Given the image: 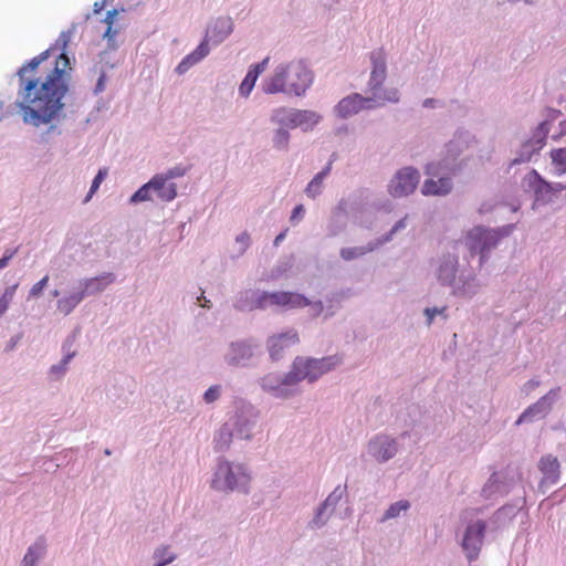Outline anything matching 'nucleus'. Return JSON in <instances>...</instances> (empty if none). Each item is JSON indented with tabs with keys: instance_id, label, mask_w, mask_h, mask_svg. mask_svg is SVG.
Returning a JSON list of instances; mask_svg holds the SVG:
<instances>
[{
	"instance_id": "obj_42",
	"label": "nucleus",
	"mask_w": 566,
	"mask_h": 566,
	"mask_svg": "<svg viewBox=\"0 0 566 566\" xmlns=\"http://www.w3.org/2000/svg\"><path fill=\"white\" fill-rule=\"evenodd\" d=\"M164 177L167 178L168 181H170L174 178L181 177L185 175V170L180 167H175L169 169L166 174H163Z\"/></svg>"
},
{
	"instance_id": "obj_54",
	"label": "nucleus",
	"mask_w": 566,
	"mask_h": 566,
	"mask_svg": "<svg viewBox=\"0 0 566 566\" xmlns=\"http://www.w3.org/2000/svg\"><path fill=\"white\" fill-rule=\"evenodd\" d=\"M424 105H431V101L430 99L424 101Z\"/></svg>"
},
{
	"instance_id": "obj_25",
	"label": "nucleus",
	"mask_w": 566,
	"mask_h": 566,
	"mask_svg": "<svg viewBox=\"0 0 566 566\" xmlns=\"http://www.w3.org/2000/svg\"><path fill=\"white\" fill-rule=\"evenodd\" d=\"M232 441V430L228 423H224L217 434L214 436V448L217 450H224L229 448Z\"/></svg>"
},
{
	"instance_id": "obj_52",
	"label": "nucleus",
	"mask_w": 566,
	"mask_h": 566,
	"mask_svg": "<svg viewBox=\"0 0 566 566\" xmlns=\"http://www.w3.org/2000/svg\"><path fill=\"white\" fill-rule=\"evenodd\" d=\"M70 358H71V356H67V357L63 360L64 365H66V364L69 363Z\"/></svg>"
},
{
	"instance_id": "obj_7",
	"label": "nucleus",
	"mask_w": 566,
	"mask_h": 566,
	"mask_svg": "<svg viewBox=\"0 0 566 566\" xmlns=\"http://www.w3.org/2000/svg\"><path fill=\"white\" fill-rule=\"evenodd\" d=\"M419 184V172L417 169L406 167L399 170L389 185V193L399 198L412 193Z\"/></svg>"
},
{
	"instance_id": "obj_23",
	"label": "nucleus",
	"mask_w": 566,
	"mask_h": 566,
	"mask_svg": "<svg viewBox=\"0 0 566 566\" xmlns=\"http://www.w3.org/2000/svg\"><path fill=\"white\" fill-rule=\"evenodd\" d=\"M331 167L332 163H328L327 166L322 171H319L307 185L305 192L308 197L315 198L321 193L323 180L329 174Z\"/></svg>"
},
{
	"instance_id": "obj_50",
	"label": "nucleus",
	"mask_w": 566,
	"mask_h": 566,
	"mask_svg": "<svg viewBox=\"0 0 566 566\" xmlns=\"http://www.w3.org/2000/svg\"><path fill=\"white\" fill-rule=\"evenodd\" d=\"M104 7H105V0H103L101 2L96 1L94 3L93 10L95 13H99L104 9Z\"/></svg>"
},
{
	"instance_id": "obj_31",
	"label": "nucleus",
	"mask_w": 566,
	"mask_h": 566,
	"mask_svg": "<svg viewBox=\"0 0 566 566\" xmlns=\"http://www.w3.org/2000/svg\"><path fill=\"white\" fill-rule=\"evenodd\" d=\"M18 285L14 284L12 286H9L4 290L3 294L1 295L0 297V317L7 312V310L9 308L12 300H13V296L15 294V290H17Z\"/></svg>"
},
{
	"instance_id": "obj_11",
	"label": "nucleus",
	"mask_w": 566,
	"mask_h": 566,
	"mask_svg": "<svg viewBox=\"0 0 566 566\" xmlns=\"http://www.w3.org/2000/svg\"><path fill=\"white\" fill-rule=\"evenodd\" d=\"M369 450L377 461L384 462L391 459L396 454L397 444L394 439L388 437H376L370 441Z\"/></svg>"
},
{
	"instance_id": "obj_6",
	"label": "nucleus",
	"mask_w": 566,
	"mask_h": 566,
	"mask_svg": "<svg viewBox=\"0 0 566 566\" xmlns=\"http://www.w3.org/2000/svg\"><path fill=\"white\" fill-rule=\"evenodd\" d=\"M311 302L302 294L294 292L262 293L255 300V308H265L269 305H277L287 308H301L310 305Z\"/></svg>"
},
{
	"instance_id": "obj_16",
	"label": "nucleus",
	"mask_w": 566,
	"mask_h": 566,
	"mask_svg": "<svg viewBox=\"0 0 566 566\" xmlns=\"http://www.w3.org/2000/svg\"><path fill=\"white\" fill-rule=\"evenodd\" d=\"M452 189V182L450 178L441 177L438 180L427 179L424 180L421 192L424 196H444Z\"/></svg>"
},
{
	"instance_id": "obj_53",
	"label": "nucleus",
	"mask_w": 566,
	"mask_h": 566,
	"mask_svg": "<svg viewBox=\"0 0 566 566\" xmlns=\"http://www.w3.org/2000/svg\"><path fill=\"white\" fill-rule=\"evenodd\" d=\"M424 105H431V101L430 99L424 101Z\"/></svg>"
},
{
	"instance_id": "obj_28",
	"label": "nucleus",
	"mask_w": 566,
	"mask_h": 566,
	"mask_svg": "<svg viewBox=\"0 0 566 566\" xmlns=\"http://www.w3.org/2000/svg\"><path fill=\"white\" fill-rule=\"evenodd\" d=\"M292 384L286 381V377L282 381H279L272 375L262 378V387L265 390L274 391L276 396H284L282 387Z\"/></svg>"
},
{
	"instance_id": "obj_34",
	"label": "nucleus",
	"mask_w": 566,
	"mask_h": 566,
	"mask_svg": "<svg viewBox=\"0 0 566 566\" xmlns=\"http://www.w3.org/2000/svg\"><path fill=\"white\" fill-rule=\"evenodd\" d=\"M340 496H342V493H337V490H335L333 493H331L327 496V499L325 500V502L323 503L322 507L319 509L316 517L314 518V523L318 524L319 518L323 514V511L327 510L329 506L334 507L337 504Z\"/></svg>"
},
{
	"instance_id": "obj_40",
	"label": "nucleus",
	"mask_w": 566,
	"mask_h": 566,
	"mask_svg": "<svg viewBox=\"0 0 566 566\" xmlns=\"http://www.w3.org/2000/svg\"><path fill=\"white\" fill-rule=\"evenodd\" d=\"M220 396V387L219 386H211L206 392H205V400L206 402L210 403L216 401Z\"/></svg>"
},
{
	"instance_id": "obj_14",
	"label": "nucleus",
	"mask_w": 566,
	"mask_h": 566,
	"mask_svg": "<svg viewBox=\"0 0 566 566\" xmlns=\"http://www.w3.org/2000/svg\"><path fill=\"white\" fill-rule=\"evenodd\" d=\"M556 390H551L546 396L541 398L536 403L528 407L516 420V424L531 420L535 415L546 413L551 409L552 400L557 396Z\"/></svg>"
},
{
	"instance_id": "obj_12",
	"label": "nucleus",
	"mask_w": 566,
	"mask_h": 566,
	"mask_svg": "<svg viewBox=\"0 0 566 566\" xmlns=\"http://www.w3.org/2000/svg\"><path fill=\"white\" fill-rule=\"evenodd\" d=\"M148 186H151L153 191L156 192L157 197L165 202H170L177 197V187L174 182L167 180L161 174L155 175L149 181Z\"/></svg>"
},
{
	"instance_id": "obj_55",
	"label": "nucleus",
	"mask_w": 566,
	"mask_h": 566,
	"mask_svg": "<svg viewBox=\"0 0 566 566\" xmlns=\"http://www.w3.org/2000/svg\"><path fill=\"white\" fill-rule=\"evenodd\" d=\"M53 295H54V296H57V295H59V292H57V291H54V292H53Z\"/></svg>"
},
{
	"instance_id": "obj_44",
	"label": "nucleus",
	"mask_w": 566,
	"mask_h": 566,
	"mask_svg": "<svg viewBox=\"0 0 566 566\" xmlns=\"http://www.w3.org/2000/svg\"><path fill=\"white\" fill-rule=\"evenodd\" d=\"M17 250L13 251H7L4 255L0 259V269H3L8 265L9 261L13 258Z\"/></svg>"
},
{
	"instance_id": "obj_4",
	"label": "nucleus",
	"mask_w": 566,
	"mask_h": 566,
	"mask_svg": "<svg viewBox=\"0 0 566 566\" xmlns=\"http://www.w3.org/2000/svg\"><path fill=\"white\" fill-rule=\"evenodd\" d=\"M231 32V23L228 20H218L213 29L209 30L206 39L197 46L195 51L186 55L177 65L178 74L186 73L191 66L200 62L209 54V41L221 42Z\"/></svg>"
},
{
	"instance_id": "obj_17",
	"label": "nucleus",
	"mask_w": 566,
	"mask_h": 566,
	"mask_svg": "<svg viewBox=\"0 0 566 566\" xmlns=\"http://www.w3.org/2000/svg\"><path fill=\"white\" fill-rule=\"evenodd\" d=\"M539 470L544 474V480L547 483H556L559 478V462L556 457L546 455L539 461Z\"/></svg>"
},
{
	"instance_id": "obj_30",
	"label": "nucleus",
	"mask_w": 566,
	"mask_h": 566,
	"mask_svg": "<svg viewBox=\"0 0 566 566\" xmlns=\"http://www.w3.org/2000/svg\"><path fill=\"white\" fill-rule=\"evenodd\" d=\"M290 142V134L285 128H279L273 135V145L277 149H287Z\"/></svg>"
},
{
	"instance_id": "obj_33",
	"label": "nucleus",
	"mask_w": 566,
	"mask_h": 566,
	"mask_svg": "<svg viewBox=\"0 0 566 566\" xmlns=\"http://www.w3.org/2000/svg\"><path fill=\"white\" fill-rule=\"evenodd\" d=\"M169 547L164 546L155 551L154 557L158 560L155 566H165L175 560L176 556L168 553Z\"/></svg>"
},
{
	"instance_id": "obj_49",
	"label": "nucleus",
	"mask_w": 566,
	"mask_h": 566,
	"mask_svg": "<svg viewBox=\"0 0 566 566\" xmlns=\"http://www.w3.org/2000/svg\"><path fill=\"white\" fill-rule=\"evenodd\" d=\"M471 249L472 250H480V252H484L488 249V247H486L485 242H483L481 244L478 243V242H474V243L471 244Z\"/></svg>"
},
{
	"instance_id": "obj_15",
	"label": "nucleus",
	"mask_w": 566,
	"mask_h": 566,
	"mask_svg": "<svg viewBox=\"0 0 566 566\" xmlns=\"http://www.w3.org/2000/svg\"><path fill=\"white\" fill-rule=\"evenodd\" d=\"M269 61L270 57H265L262 62L250 67L239 87V93L241 96L248 97L250 95L259 75L266 69Z\"/></svg>"
},
{
	"instance_id": "obj_39",
	"label": "nucleus",
	"mask_w": 566,
	"mask_h": 566,
	"mask_svg": "<svg viewBox=\"0 0 566 566\" xmlns=\"http://www.w3.org/2000/svg\"><path fill=\"white\" fill-rule=\"evenodd\" d=\"M49 282V276L45 275L43 279H41L39 282H36L30 290V296L31 297H38L41 295L43 289L46 286Z\"/></svg>"
},
{
	"instance_id": "obj_32",
	"label": "nucleus",
	"mask_w": 566,
	"mask_h": 566,
	"mask_svg": "<svg viewBox=\"0 0 566 566\" xmlns=\"http://www.w3.org/2000/svg\"><path fill=\"white\" fill-rule=\"evenodd\" d=\"M117 13H118L117 10H111L106 13V17L104 19V22L107 24V28H106L103 36L105 39H107L108 41L114 40V38L117 34V30L113 29V24H114Z\"/></svg>"
},
{
	"instance_id": "obj_18",
	"label": "nucleus",
	"mask_w": 566,
	"mask_h": 566,
	"mask_svg": "<svg viewBox=\"0 0 566 566\" xmlns=\"http://www.w3.org/2000/svg\"><path fill=\"white\" fill-rule=\"evenodd\" d=\"M115 280L112 273L104 274L102 276L88 279L82 283V292L86 295H92L102 292L107 285L113 283Z\"/></svg>"
},
{
	"instance_id": "obj_19",
	"label": "nucleus",
	"mask_w": 566,
	"mask_h": 566,
	"mask_svg": "<svg viewBox=\"0 0 566 566\" xmlns=\"http://www.w3.org/2000/svg\"><path fill=\"white\" fill-rule=\"evenodd\" d=\"M371 93V96L369 97L371 99V105L374 107L376 106H382L386 103H397L399 102V91L397 88H386V90H377V91H369Z\"/></svg>"
},
{
	"instance_id": "obj_43",
	"label": "nucleus",
	"mask_w": 566,
	"mask_h": 566,
	"mask_svg": "<svg viewBox=\"0 0 566 566\" xmlns=\"http://www.w3.org/2000/svg\"><path fill=\"white\" fill-rule=\"evenodd\" d=\"M489 232L480 227L478 228H474L473 230H471V232L469 233V238L470 239H483V238H488L489 237Z\"/></svg>"
},
{
	"instance_id": "obj_20",
	"label": "nucleus",
	"mask_w": 566,
	"mask_h": 566,
	"mask_svg": "<svg viewBox=\"0 0 566 566\" xmlns=\"http://www.w3.org/2000/svg\"><path fill=\"white\" fill-rule=\"evenodd\" d=\"M293 116V128L295 127H304L307 129L308 127L314 126L321 119V116L313 111L305 109H294Z\"/></svg>"
},
{
	"instance_id": "obj_24",
	"label": "nucleus",
	"mask_w": 566,
	"mask_h": 566,
	"mask_svg": "<svg viewBox=\"0 0 566 566\" xmlns=\"http://www.w3.org/2000/svg\"><path fill=\"white\" fill-rule=\"evenodd\" d=\"M294 109L286 107H279L273 111L271 120L275 124L284 126L286 128H293V116Z\"/></svg>"
},
{
	"instance_id": "obj_3",
	"label": "nucleus",
	"mask_w": 566,
	"mask_h": 566,
	"mask_svg": "<svg viewBox=\"0 0 566 566\" xmlns=\"http://www.w3.org/2000/svg\"><path fill=\"white\" fill-rule=\"evenodd\" d=\"M250 475L241 464H232L228 461L218 463L211 486L221 492L241 491L248 492Z\"/></svg>"
},
{
	"instance_id": "obj_46",
	"label": "nucleus",
	"mask_w": 566,
	"mask_h": 566,
	"mask_svg": "<svg viewBox=\"0 0 566 566\" xmlns=\"http://www.w3.org/2000/svg\"><path fill=\"white\" fill-rule=\"evenodd\" d=\"M304 213V208L302 205L296 206L291 216V221L294 222L297 218H301Z\"/></svg>"
},
{
	"instance_id": "obj_47",
	"label": "nucleus",
	"mask_w": 566,
	"mask_h": 566,
	"mask_svg": "<svg viewBox=\"0 0 566 566\" xmlns=\"http://www.w3.org/2000/svg\"><path fill=\"white\" fill-rule=\"evenodd\" d=\"M426 174L431 175V176H437L438 175V166L434 164L428 165L427 169H426Z\"/></svg>"
},
{
	"instance_id": "obj_48",
	"label": "nucleus",
	"mask_w": 566,
	"mask_h": 566,
	"mask_svg": "<svg viewBox=\"0 0 566 566\" xmlns=\"http://www.w3.org/2000/svg\"><path fill=\"white\" fill-rule=\"evenodd\" d=\"M286 233H287V229H285L284 231H282L280 234L276 235V238L274 239V245L275 247H279L280 243L284 240V238L286 237Z\"/></svg>"
},
{
	"instance_id": "obj_5",
	"label": "nucleus",
	"mask_w": 566,
	"mask_h": 566,
	"mask_svg": "<svg viewBox=\"0 0 566 566\" xmlns=\"http://www.w3.org/2000/svg\"><path fill=\"white\" fill-rule=\"evenodd\" d=\"M335 364L332 357L323 359L296 358L292 370L286 375V381L293 384L303 379L314 381L324 373L331 370Z\"/></svg>"
},
{
	"instance_id": "obj_2",
	"label": "nucleus",
	"mask_w": 566,
	"mask_h": 566,
	"mask_svg": "<svg viewBox=\"0 0 566 566\" xmlns=\"http://www.w3.org/2000/svg\"><path fill=\"white\" fill-rule=\"evenodd\" d=\"M313 83V73L303 61H292L276 66L274 73L265 80L263 91L266 94L282 92L303 95Z\"/></svg>"
},
{
	"instance_id": "obj_38",
	"label": "nucleus",
	"mask_w": 566,
	"mask_h": 566,
	"mask_svg": "<svg viewBox=\"0 0 566 566\" xmlns=\"http://www.w3.org/2000/svg\"><path fill=\"white\" fill-rule=\"evenodd\" d=\"M232 352L234 353L232 360L235 363H239L240 358H249L252 355L250 346L244 344L232 345Z\"/></svg>"
},
{
	"instance_id": "obj_1",
	"label": "nucleus",
	"mask_w": 566,
	"mask_h": 566,
	"mask_svg": "<svg viewBox=\"0 0 566 566\" xmlns=\"http://www.w3.org/2000/svg\"><path fill=\"white\" fill-rule=\"evenodd\" d=\"M69 41L70 35L62 33L54 46L19 69V108L24 123L35 127L50 124L63 109L72 71L64 52Z\"/></svg>"
},
{
	"instance_id": "obj_13",
	"label": "nucleus",
	"mask_w": 566,
	"mask_h": 566,
	"mask_svg": "<svg viewBox=\"0 0 566 566\" xmlns=\"http://www.w3.org/2000/svg\"><path fill=\"white\" fill-rule=\"evenodd\" d=\"M298 340V335L294 329L270 337L268 343L272 358H279L283 349L297 344Z\"/></svg>"
},
{
	"instance_id": "obj_26",
	"label": "nucleus",
	"mask_w": 566,
	"mask_h": 566,
	"mask_svg": "<svg viewBox=\"0 0 566 566\" xmlns=\"http://www.w3.org/2000/svg\"><path fill=\"white\" fill-rule=\"evenodd\" d=\"M554 174L560 176L566 172V149H554L551 153Z\"/></svg>"
},
{
	"instance_id": "obj_36",
	"label": "nucleus",
	"mask_w": 566,
	"mask_h": 566,
	"mask_svg": "<svg viewBox=\"0 0 566 566\" xmlns=\"http://www.w3.org/2000/svg\"><path fill=\"white\" fill-rule=\"evenodd\" d=\"M107 176V169L106 168H103V169H99L97 175L95 176V178L93 179V182H92V186H91V189L84 200V202H87L91 200V198L93 197V195L97 191V189L99 188L101 184L104 181V179L106 178Z\"/></svg>"
},
{
	"instance_id": "obj_35",
	"label": "nucleus",
	"mask_w": 566,
	"mask_h": 566,
	"mask_svg": "<svg viewBox=\"0 0 566 566\" xmlns=\"http://www.w3.org/2000/svg\"><path fill=\"white\" fill-rule=\"evenodd\" d=\"M409 509V502L408 501H398L389 506V509L386 511L384 518H394L397 517L400 512L407 511Z\"/></svg>"
},
{
	"instance_id": "obj_22",
	"label": "nucleus",
	"mask_w": 566,
	"mask_h": 566,
	"mask_svg": "<svg viewBox=\"0 0 566 566\" xmlns=\"http://www.w3.org/2000/svg\"><path fill=\"white\" fill-rule=\"evenodd\" d=\"M46 548L43 538L38 539L33 545L28 548L23 557L22 566H35L36 560L44 554Z\"/></svg>"
},
{
	"instance_id": "obj_45",
	"label": "nucleus",
	"mask_w": 566,
	"mask_h": 566,
	"mask_svg": "<svg viewBox=\"0 0 566 566\" xmlns=\"http://www.w3.org/2000/svg\"><path fill=\"white\" fill-rule=\"evenodd\" d=\"M237 241L243 245V250H245L249 247L250 243V235L248 232H242L237 237Z\"/></svg>"
},
{
	"instance_id": "obj_37",
	"label": "nucleus",
	"mask_w": 566,
	"mask_h": 566,
	"mask_svg": "<svg viewBox=\"0 0 566 566\" xmlns=\"http://www.w3.org/2000/svg\"><path fill=\"white\" fill-rule=\"evenodd\" d=\"M151 186H148V182L145 184L144 186H142L132 197H130V202L132 203H137V202H142V201H148L151 199L150 197V191H151Z\"/></svg>"
},
{
	"instance_id": "obj_10",
	"label": "nucleus",
	"mask_w": 566,
	"mask_h": 566,
	"mask_svg": "<svg viewBox=\"0 0 566 566\" xmlns=\"http://www.w3.org/2000/svg\"><path fill=\"white\" fill-rule=\"evenodd\" d=\"M373 107L370 98L364 97L360 94H352L338 102L335 112L339 117L347 118L361 109Z\"/></svg>"
},
{
	"instance_id": "obj_29",
	"label": "nucleus",
	"mask_w": 566,
	"mask_h": 566,
	"mask_svg": "<svg viewBox=\"0 0 566 566\" xmlns=\"http://www.w3.org/2000/svg\"><path fill=\"white\" fill-rule=\"evenodd\" d=\"M376 247L377 244H369L367 247L344 248L340 250V256L346 261H350L360 258L368 252H371Z\"/></svg>"
},
{
	"instance_id": "obj_8",
	"label": "nucleus",
	"mask_w": 566,
	"mask_h": 566,
	"mask_svg": "<svg viewBox=\"0 0 566 566\" xmlns=\"http://www.w3.org/2000/svg\"><path fill=\"white\" fill-rule=\"evenodd\" d=\"M486 525L483 521L470 524L464 533L462 548L470 560L475 559L482 547Z\"/></svg>"
},
{
	"instance_id": "obj_21",
	"label": "nucleus",
	"mask_w": 566,
	"mask_h": 566,
	"mask_svg": "<svg viewBox=\"0 0 566 566\" xmlns=\"http://www.w3.org/2000/svg\"><path fill=\"white\" fill-rule=\"evenodd\" d=\"M85 297V292L81 290L77 292H73L70 295L57 301V310L64 314L69 315Z\"/></svg>"
},
{
	"instance_id": "obj_9",
	"label": "nucleus",
	"mask_w": 566,
	"mask_h": 566,
	"mask_svg": "<svg viewBox=\"0 0 566 566\" xmlns=\"http://www.w3.org/2000/svg\"><path fill=\"white\" fill-rule=\"evenodd\" d=\"M371 72L368 82L369 91H377L384 84L387 76L386 53L382 49L370 53Z\"/></svg>"
},
{
	"instance_id": "obj_41",
	"label": "nucleus",
	"mask_w": 566,
	"mask_h": 566,
	"mask_svg": "<svg viewBox=\"0 0 566 566\" xmlns=\"http://www.w3.org/2000/svg\"><path fill=\"white\" fill-rule=\"evenodd\" d=\"M444 311H446V307H442V308H437V307L429 308L428 307V308H426L424 314L428 317V324L430 325L432 323L434 316L443 314Z\"/></svg>"
},
{
	"instance_id": "obj_27",
	"label": "nucleus",
	"mask_w": 566,
	"mask_h": 566,
	"mask_svg": "<svg viewBox=\"0 0 566 566\" xmlns=\"http://www.w3.org/2000/svg\"><path fill=\"white\" fill-rule=\"evenodd\" d=\"M455 273L457 260L452 259L440 266L438 277L443 284H450L453 282Z\"/></svg>"
},
{
	"instance_id": "obj_51",
	"label": "nucleus",
	"mask_w": 566,
	"mask_h": 566,
	"mask_svg": "<svg viewBox=\"0 0 566 566\" xmlns=\"http://www.w3.org/2000/svg\"><path fill=\"white\" fill-rule=\"evenodd\" d=\"M405 224H403V220H400L399 222L396 223V226L394 227L392 231H396L400 228H402Z\"/></svg>"
}]
</instances>
